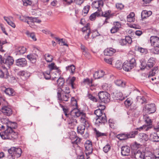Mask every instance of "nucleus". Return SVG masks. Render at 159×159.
<instances>
[{
  "label": "nucleus",
  "instance_id": "f257e3e1",
  "mask_svg": "<svg viewBox=\"0 0 159 159\" xmlns=\"http://www.w3.org/2000/svg\"><path fill=\"white\" fill-rule=\"evenodd\" d=\"M71 105L73 106L72 108L73 109L71 110L70 111V113L74 117H79L80 116H85V114L82 111H81L77 108V103L76 100L74 98H71Z\"/></svg>",
  "mask_w": 159,
  "mask_h": 159
},
{
  "label": "nucleus",
  "instance_id": "f03ea898",
  "mask_svg": "<svg viewBox=\"0 0 159 159\" xmlns=\"http://www.w3.org/2000/svg\"><path fill=\"white\" fill-rule=\"evenodd\" d=\"M0 136L4 139L13 140L16 139L18 137L17 133L13 130L9 131L8 129H6L3 132H0Z\"/></svg>",
  "mask_w": 159,
  "mask_h": 159
},
{
  "label": "nucleus",
  "instance_id": "7ed1b4c3",
  "mask_svg": "<svg viewBox=\"0 0 159 159\" xmlns=\"http://www.w3.org/2000/svg\"><path fill=\"white\" fill-rule=\"evenodd\" d=\"M136 65L135 60L134 58H132L129 61H125L122 66L123 69L126 71H130Z\"/></svg>",
  "mask_w": 159,
  "mask_h": 159
},
{
  "label": "nucleus",
  "instance_id": "20e7f679",
  "mask_svg": "<svg viewBox=\"0 0 159 159\" xmlns=\"http://www.w3.org/2000/svg\"><path fill=\"white\" fill-rule=\"evenodd\" d=\"M99 98L102 102L107 103L110 100V94L107 92L101 91L98 93Z\"/></svg>",
  "mask_w": 159,
  "mask_h": 159
},
{
  "label": "nucleus",
  "instance_id": "39448f33",
  "mask_svg": "<svg viewBox=\"0 0 159 159\" xmlns=\"http://www.w3.org/2000/svg\"><path fill=\"white\" fill-rule=\"evenodd\" d=\"M61 89H58L57 92V98L59 100L67 101L70 99V96L69 94L61 93Z\"/></svg>",
  "mask_w": 159,
  "mask_h": 159
},
{
  "label": "nucleus",
  "instance_id": "423d86ee",
  "mask_svg": "<svg viewBox=\"0 0 159 159\" xmlns=\"http://www.w3.org/2000/svg\"><path fill=\"white\" fill-rule=\"evenodd\" d=\"M98 11H99V15L100 16H102L106 18L105 20L104 23H108L107 21L108 19L114 16V13H112L111 11L110 10H108L103 12L100 9H98Z\"/></svg>",
  "mask_w": 159,
  "mask_h": 159
},
{
  "label": "nucleus",
  "instance_id": "0eeeda50",
  "mask_svg": "<svg viewBox=\"0 0 159 159\" xmlns=\"http://www.w3.org/2000/svg\"><path fill=\"white\" fill-rule=\"evenodd\" d=\"M107 122V117L105 113L97 117L96 119L95 124L98 126L104 125Z\"/></svg>",
  "mask_w": 159,
  "mask_h": 159
},
{
  "label": "nucleus",
  "instance_id": "6e6552de",
  "mask_svg": "<svg viewBox=\"0 0 159 159\" xmlns=\"http://www.w3.org/2000/svg\"><path fill=\"white\" fill-rule=\"evenodd\" d=\"M143 110L149 113L154 112L156 111L155 104L152 103L146 105L143 108Z\"/></svg>",
  "mask_w": 159,
  "mask_h": 159
},
{
  "label": "nucleus",
  "instance_id": "1a4fd4ad",
  "mask_svg": "<svg viewBox=\"0 0 159 159\" xmlns=\"http://www.w3.org/2000/svg\"><path fill=\"white\" fill-rule=\"evenodd\" d=\"M84 146L85 148L86 155L91 154L93 151L92 142L90 140H87L85 143Z\"/></svg>",
  "mask_w": 159,
  "mask_h": 159
},
{
  "label": "nucleus",
  "instance_id": "9d476101",
  "mask_svg": "<svg viewBox=\"0 0 159 159\" xmlns=\"http://www.w3.org/2000/svg\"><path fill=\"white\" fill-rule=\"evenodd\" d=\"M132 156L136 159H144V153L138 150L132 151Z\"/></svg>",
  "mask_w": 159,
  "mask_h": 159
},
{
  "label": "nucleus",
  "instance_id": "9b49d317",
  "mask_svg": "<svg viewBox=\"0 0 159 159\" xmlns=\"http://www.w3.org/2000/svg\"><path fill=\"white\" fill-rule=\"evenodd\" d=\"M0 78L8 79L9 81H11L12 80H14L15 79L14 77H11L9 75L7 71H6L5 73H4L1 70H0Z\"/></svg>",
  "mask_w": 159,
  "mask_h": 159
},
{
  "label": "nucleus",
  "instance_id": "f8f14e48",
  "mask_svg": "<svg viewBox=\"0 0 159 159\" xmlns=\"http://www.w3.org/2000/svg\"><path fill=\"white\" fill-rule=\"evenodd\" d=\"M1 111L3 114L9 116L12 113V111L11 108L8 106H5L2 107Z\"/></svg>",
  "mask_w": 159,
  "mask_h": 159
},
{
  "label": "nucleus",
  "instance_id": "ddd939ff",
  "mask_svg": "<svg viewBox=\"0 0 159 159\" xmlns=\"http://www.w3.org/2000/svg\"><path fill=\"white\" fill-rule=\"evenodd\" d=\"M89 24L87 23L86 25L82 29V31L84 33L87 34V35L85 36V38L86 40H88V39L89 38V36L91 33L89 27Z\"/></svg>",
  "mask_w": 159,
  "mask_h": 159
},
{
  "label": "nucleus",
  "instance_id": "4468645a",
  "mask_svg": "<svg viewBox=\"0 0 159 159\" xmlns=\"http://www.w3.org/2000/svg\"><path fill=\"white\" fill-rule=\"evenodd\" d=\"M16 61V64L18 66L24 67L27 64V61L25 58H22L18 59Z\"/></svg>",
  "mask_w": 159,
  "mask_h": 159
},
{
  "label": "nucleus",
  "instance_id": "2eb2a0df",
  "mask_svg": "<svg viewBox=\"0 0 159 159\" xmlns=\"http://www.w3.org/2000/svg\"><path fill=\"white\" fill-rule=\"evenodd\" d=\"M103 5V0H98L94 1L92 4L93 8L98 9L102 7Z\"/></svg>",
  "mask_w": 159,
  "mask_h": 159
},
{
  "label": "nucleus",
  "instance_id": "dca6fc26",
  "mask_svg": "<svg viewBox=\"0 0 159 159\" xmlns=\"http://www.w3.org/2000/svg\"><path fill=\"white\" fill-rule=\"evenodd\" d=\"M150 41L152 45L153 46L159 45V38L157 36H151L150 37Z\"/></svg>",
  "mask_w": 159,
  "mask_h": 159
},
{
  "label": "nucleus",
  "instance_id": "f3484780",
  "mask_svg": "<svg viewBox=\"0 0 159 159\" xmlns=\"http://www.w3.org/2000/svg\"><path fill=\"white\" fill-rule=\"evenodd\" d=\"M130 152V148L129 147L126 146H122L121 148V154L123 156H128Z\"/></svg>",
  "mask_w": 159,
  "mask_h": 159
},
{
  "label": "nucleus",
  "instance_id": "a211bd4d",
  "mask_svg": "<svg viewBox=\"0 0 159 159\" xmlns=\"http://www.w3.org/2000/svg\"><path fill=\"white\" fill-rule=\"evenodd\" d=\"M67 122L69 124H71V125H75L77 123V120L75 119V117H74L70 113L69 114L68 116H67Z\"/></svg>",
  "mask_w": 159,
  "mask_h": 159
},
{
  "label": "nucleus",
  "instance_id": "6ab92c4d",
  "mask_svg": "<svg viewBox=\"0 0 159 159\" xmlns=\"http://www.w3.org/2000/svg\"><path fill=\"white\" fill-rule=\"evenodd\" d=\"M116 51V50L113 48H108L104 50V54L106 56H112L115 53Z\"/></svg>",
  "mask_w": 159,
  "mask_h": 159
},
{
  "label": "nucleus",
  "instance_id": "aec40b11",
  "mask_svg": "<svg viewBox=\"0 0 159 159\" xmlns=\"http://www.w3.org/2000/svg\"><path fill=\"white\" fill-rule=\"evenodd\" d=\"M72 134L73 135H74V137H72V136L70 135V138L72 141L74 139L75 140L73 141H72V143L78 144L81 142L82 139L75 136L76 133L75 132H72Z\"/></svg>",
  "mask_w": 159,
  "mask_h": 159
},
{
  "label": "nucleus",
  "instance_id": "412c9836",
  "mask_svg": "<svg viewBox=\"0 0 159 159\" xmlns=\"http://www.w3.org/2000/svg\"><path fill=\"white\" fill-rule=\"evenodd\" d=\"M26 51V48L24 47H18L16 48V55L24 54Z\"/></svg>",
  "mask_w": 159,
  "mask_h": 159
},
{
  "label": "nucleus",
  "instance_id": "4be33fe9",
  "mask_svg": "<svg viewBox=\"0 0 159 159\" xmlns=\"http://www.w3.org/2000/svg\"><path fill=\"white\" fill-rule=\"evenodd\" d=\"M105 74L104 72L102 70L96 71L93 74V77L95 79H98L103 77Z\"/></svg>",
  "mask_w": 159,
  "mask_h": 159
},
{
  "label": "nucleus",
  "instance_id": "5701e85b",
  "mask_svg": "<svg viewBox=\"0 0 159 159\" xmlns=\"http://www.w3.org/2000/svg\"><path fill=\"white\" fill-rule=\"evenodd\" d=\"M132 42V40L131 38L129 36H125V39H123L120 42V44L122 45H126L127 43L128 44H130Z\"/></svg>",
  "mask_w": 159,
  "mask_h": 159
},
{
  "label": "nucleus",
  "instance_id": "b1692460",
  "mask_svg": "<svg viewBox=\"0 0 159 159\" xmlns=\"http://www.w3.org/2000/svg\"><path fill=\"white\" fill-rule=\"evenodd\" d=\"M22 152L21 148H19L15 147L14 152V153L13 158H18L21 155Z\"/></svg>",
  "mask_w": 159,
  "mask_h": 159
},
{
  "label": "nucleus",
  "instance_id": "393cba45",
  "mask_svg": "<svg viewBox=\"0 0 159 159\" xmlns=\"http://www.w3.org/2000/svg\"><path fill=\"white\" fill-rule=\"evenodd\" d=\"M7 123V129H8L9 131L13 130V129H15L17 127V124L16 122L8 121Z\"/></svg>",
  "mask_w": 159,
  "mask_h": 159
},
{
  "label": "nucleus",
  "instance_id": "a878e982",
  "mask_svg": "<svg viewBox=\"0 0 159 159\" xmlns=\"http://www.w3.org/2000/svg\"><path fill=\"white\" fill-rule=\"evenodd\" d=\"M113 97L115 100L122 101L124 99V97H123V94L121 92H117L114 93Z\"/></svg>",
  "mask_w": 159,
  "mask_h": 159
},
{
  "label": "nucleus",
  "instance_id": "bb28decb",
  "mask_svg": "<svg viewBox=\"0 0 159 159\" xmlns=\"http://www.w3.org/2000/svg\"><path fill=\"white\" fill-rule=\"evenodd\" d=\"M152 13V12L151 11H143L141 13V18L143 19H145L151 16Z\"/></svg>",
  "mask_w": 159,
  "mask_h": 159
},
{
  "label": "nucleus",
  "instance_id": "cd10ccee",
  "mask_svg": "<svg viewBox=\"0 0 159 159\" xmlns=\"http://www.w3.org/2000/svg\"><path fill=\"white\" fill-rule=\"evenodd\" d=\"M150 139L154 142H159V136L156 133L151 134L150 136Z\"/></svg>",
  "mask_w": 159,
  "mask_h": 159
},
{
  "label": "nucleus",
  "instance_id": "c85d7f7f",
  "mask_svg": "<svg viewBox=\"0 0 159 159\" xmlns=\"http://www.w3.org/2000/svg\"><path fill=\"white\" fill-rule=\"evenodd\" d=\"M159 70H158V67H154L152 70L150 72L148 77H150L157 74L159 72Z\"/></svg>",
  "mask_w": 159,
  "mask_h": 159
},
{
  "label": "nucleus",
  "instance_id": "c756f323",
  "mask_svg": "<svg viewBox=\"0 0 159 159\" xmlns=\"http://www.w3.org/2000/svg\"><path fill=\"white\" fill-rule=\"evenodd\" d=\"M14 61L12 57L8 56L6 59L4 63L8 66H10L13 64Z\"/></svg>",
  "mask_w": 159,
  "mask_h": 159
},
{
  "label": "nucleus",
  "instance_id": "7c9ffc66",
  "mask_svg": "<svg viewBox=\"0 0 159 159\" xmlns=\"http://www.w3.org/2000/svg\"><path fill=\"white\" fill-rule=\"evenodd\" d=\"M37 56L36 54H31L28 55L27 56V58L32 63H34L36 61V59Z\"/></svg>",
  "mask_w": 159,
  "mask_h": 159
},
{
  "label": "nucleus",
  "instance_id": "2f4dec72",
  "mask_svg": "<svg viewBox=\"0 0 159 159\" xmlns=\"http://www.w3.org/2000/svg\"><path fill=\"white\" fill-rule=\"evenodd\" d=\"M4 92L7 94L9 96H13L15 94L14 90L11 88L6 89Z\"/></svg>",
  "mask_w": 159,
  "mask_h": 159
},
{
  "label": "nucleus",
  "instance_id": "473e14b6",
  "mask_svg": "<svg viewBox=\"0 0 159 159\" xmlns=\"http://www.w3.org/2000/svg\"><path fill=\"white\" fill-rule=\"evenodd\" d=\"M135 14L133 12H131L127 16V20L128 22H133L134 21Z\"/></svg>",
  "mask_w": 159,
  "mask_h": 159
},
{
  "label": "nucleus",
  "instance_id": "72a5a7b5",
  "mask_svg": "<svg viewBox=\"0 0 159 159\" xmlns=\"http://www.w3.org/2000/svg\"><path fill=\"white\" fill-rule=\"evenodd\" d=\"M85 129L84 125H80L77 127V132L78 134L82 135L84 134Z\"/></svg>",
  "mask_w": 159,
  "mask_h": 159
},
{
  "label": "nucleus",
  "instance_id": "f704fd0d",
  "mask_svg": "<svg viewBox=\"0 0 159 159\" xmlns=\"http://www.w3.org/2000/svg\"><path fill=\"white\" fill-rule=\"evenodd\" d=\"M19 74L21 79H23L24 80L27 79L29 76V74L27 72L24 71H20Z\"/></svg>",
  "mask_w": 159,
  "mask_h": 159
},
{
  "label": "nucleus",
  "instance_id": "c9c22d12",
  "mask_svg": "<svg viewBox=\"0 0 159 159\" xmlns=\"http://www.w3.org/2000/svg\"><path fill=\"white\" fill-rule=\"evenodd\" d=\"M135 49L138 52L143 54H146L148 52V50L145 48H143L139 46H136Z\"/></svg>",
  "mask_w": 159,
  "mask_h": 159
},
{
  "label": "nucleus",
  "instance_id": "e433bc0d",
  "mask_svg": "<svg viewBox=\"0 0 159 159\" xmlns=\"http://www.w3.org/2000/svg\"><path fill=\"white\" fill-rule=\"evenodd\" d=\"M75 66L72 65L66 67V69L67 71H69L70 73L72 74H74L75 72Z\"/></svg>",
  "mask_w": 159,
  "mask_h": 159
},
{
  "label": "nucleus",
  "instance_id": "4c0bfd02",
  "mask_svg": "<svg viewBox=\"0 0 159 159\" xmlns=\"http://www.w3.org/2000/svg\"><path fill=\"white\" fill-rule=\"evenodd\" d=\"M144 153V159H146L147 158H152L154 157V155L151 152L149 151H146Z\"/></svg>",
  "mask_w": 159,
  "mask_h": 159
},
{
  "label": "nucleus",
  "instance_id": "58836bf2",
  "mask_svg": "<svg viewBox=\"0 0 159 159\" xmlns=\"http://www.w3.org/2000/svg\"><path fill=\"white\" fill-rule=\"evenodd\" d=\"M29 37L31 38L34 41H35L37 39L36 38L35 33L32 32L31 33L28 31H26L25 33Z\"/></svg>",
  "mask_w": 159,
  "mask_h": 159
},
{
  "label": "nucleus",
  "instance_id": "ea45409f",
  "mask_svg": "<svg viewBox=\"0 0 159 159\" xmlns=\"http://www.w3.org/2000/svg\"><path fill=\"white\" fill-rule=\"evenodd\" d=\"M138 134V132L137 130L131 131L129 133H127V136L128 139L135 137V136Z\"/></svg>",
  "mask_w": 159,
  "mask_h": 159
},
{
  "label": "nucleus",
  "instance_id": "a19ab883",
  "mask_svg": "<svg viewBox=\"0 0 159 159\" xmlns=\"http://www.w3.org/2000/svg\"><path fill=\"white\" fill-rule=\"evenodd\" d=\"M93 80L92 79L86 78L84 79L83 82L84 84H87L89 86H93L92 84Z\"/></svg>",
  "mask_w": 159,
  "mask_h": 159
},
{
  "label": "nucleus",
  "instance_id": "79ce46f5",
  "mask_svg": "<svg viewBox=\"0 0 159 159\" xmlns=\"http://www.w3.org/2000/svg\"><path fill=\"white\" fill-rule=\"evenodd\" d=\"M115 84L118 86L124 87L125 85V83L120 80H117L115 81Z\"/></svg>",
  "mask_w": 159,
  "mask_h": 159
},
{
  "label": "nucleus",
  "instance_id": "37998d69",
  "mask_svg": "<svg viewBox=\"0 0 159 159\" xmlns=\"http://www.w3.org/2000/svg\"><path fill=\"white\" fill-rule=\"evenodd\" d=\"M60 106L62 108L63 111L65 115V116L67 117L68 116V115L70 114V111H69V109L67 107H64L61 104H60Z\"/></svg>",
  "mask_w": 159,
  "mask_h": 159
},
{
  "label": "nucleus",
  "instance_id": "c03bdc74",
  "mask_svg": "<svg viewBox=\"0 0 159 159\" xmlns=\"http://www.w3.org/2000/svg\"><path fill=\"white\" fill-rule=\"evenodd\" d=\"M139 138L145 141H147L148 139V135L143 133L139 134Z\"/></svg>",
  "mask_w": 159,
  "mask_h": 159
},
{
  "label": "nucleus",
  "instance_id": "a18cd8bd",
  "mask_svg": "<svg viewBox=\"0 0 159 159\" xmlns=\"http://www.w3.org/2000/svg\"><path fill=\"white\" fill-rule=\"evenodd\" d=\"M116 137L120 140H124L128 139L127 134H118L117 135Z\"/></svg>",
  "mask_w": 159,
  "mask_h": 159
},
{
  "label": "nucleus",
  "instance_id": "49530a36",
  "mask_svg": "<svg viewBox=\"0 0 159 159\" xmlns=\"http://www.w3.org/2000/svg\"><path fill=\"white\" fill-rule=\"evenodd\" d=\"M48 66L50 71L55 70L57 71H60V70L54 63H51L48 65Z\"/></svg>",
  "mask_w": 159,
  "mask_h": 159
},
{
  "label": "nucleus",
  "instance_id": "de8ad7c7",
  "mask_svg": "<svg viewBox=\"0 0 159 159\" xmlns=\"http://www.w3.org/2000/svg\"><path fill=\"white\" fill-rule=\"evenodd\" d=\"M99 14V11H97L95 13H94L92 14L89 17V19L91 20H95L96 16H100Z\"/></svg>",
  "mask_w": 159,
  "mask_h": 159
},
{
  "label": "nucleus",
  "instance_id": "09e8293b",
  "mask_svg": "<svg viewBox=\"0 0 159 159\" xmlns=\"http://www.w3.org/2000/svg\"><path fill=\"white\" fill-rule=\"evenodd\" d=\"M29 20H30V23L31 22L32 23L34 22H36L38 23H40L41 22V20H40L38 19L36 17H28Z\"/></svg>",
  "mask_w": 159,
  "mask_h": 159
},
{
  "label": "nucleus",
  "instance_id": "8fccbe9b",
  "mask_svg": "<svg viewBox=\"0 0 159 159\" xmlns=\"http://www.w3.org/2000/svg\"><path fill=\"white\" fill-rule=\"evenodd\" d=\"M84 116H81L80 118V122L83 124V125H84L85 126H89V123L86 119Z\"/></svg>",
  "mask_w": 159,
  "mask_h": 159
},
{
  "label": "nucleus",
  "instance_id": "3c124183",
  "mask_svg": "<svg viewBox=\"0 0 159 159\" xmlns=\"http://www.w3.org/2000/svg\"><path fill=\"white\" fill-rule=\"evenodd\" d=\"M76 78L75 77H73L72 78L69 79V84L70 85L73 89H74L75 88V87H74V85H75L74 82Z\"/></svg>",
  "mask_w": 159,
  "mask_h": 159
},
{
  "label": "nucleus",
  "instance_id": "603ef678",
  "mask_svg": "<svg viewBox=\"0 0 159 159\" xmlns=\"http://www.w3.org/2000/svg\"><path fill=\"white\" fill-rule=\"evenodd\" d=\"M24 17V16H20L19 17V19L21 21L24 22H26L28 23L29 25L30 24V21H29L28 20H29L28 17Z\"/></svg>",
  "mask_w": 159,
  "mask_h": 159
},
{
  "label": "nucleus",
  "instance_id": "864d4df0",
  "mask_svg": "<svg viewBox=\"0 0 159 159\" xmlns=\"http://www.w3.org/2000/svg\"><path fill=\"white\" fill-rule=\"evenodd\" d=\"M90 8V6L89 5H87L86 6H84L83 8L82 11L83 14H84V15H86L88 13Z\"/></svg>",
  "mask_w": 159,
  "mask_h": 159
},
{
  "label": "nucleus",
  "instance_id": "5fc2aeb1",
  "mask_svg": "<svg viewBox=\"0 0 159 159\" xmlns=\"http://www.w3.org/2000/svg\"><path fill=\"white\" fill-rule=\"evenodd\" d=\"M145 119V121L147 124L148 125H152V121L149 118L148 116H144Z\"/></svg>",
  "mask_w": 159,
  "mask_h": 159
},
{
  "label": "nucleus",
  "instance_id": "6e6d98bb",
  "mask_svg": "<svg viewBox=\"0 0 159 159\" xmlns=\"http://www.w3.org/2000/svg\"><path fill=\"white\" fill-rule=\"evenodd\" d=\"M136 99L137 101L141 104L144 103L146 101L144 97L137 96Z\"/></svg>",
  "mask_w": 159,
  "mask_h": 159
},
{
  "label": "nucleus",
  "instance_id": "4d7b16f0",
  "mask_svg": "<svg viewBox=\"0 0 159 159\" xmlns=\"http://www.w3.org/2000/svg\"><path fill=\"white\" fill-rule=\"evenodd\" d=\"M15 149V147H13L8 150V152L10 154V156H11L12 157V159H14V158H13V156Z\"/></svg>",
  "mask_w": 159,
  "mask_h": 159
},
{
  "label": "nucleus",
  "instance_id": "13d9d810",
  "mask_svg": "<svg viewBox=\"0 0 159 159\" xmlns=\"http://www.w3.org/2000/svg\"><path fill=\"white\" fill-rule=\"evenodd\" d=\"M45 59L48 62H51L53 60L52 56L48 54L45 55Z\"/></svg>",
  "mask_w": 159,
  "mask_h": 159
},
{
  "label": "nucleus",
  "instance_id": "bf43d9fd",
  "mask_svg": "<svg viewBox=\"0 0 159 159\" xmlns=\"http://www.w3.org/2000/svg\"><path fill=\"white\" fill-rule=\"evenodd\" d=\"M22 1L23 5L25 6L31 5L32 3V0H22Z\"/></svg>",
  "mask_w": 159,
  "mask_h": 159
},
{
  "label": "nucleus",
  "instance_id": "052dcab7",
  "mask_svg": "<svg viewBox=\"0 0 159 159\" xmlns=\"http://www.w3.org/2000/svg\"><path fill=\"white\" fill-rule=\"evenodd\" d=\"M50 72L49 71H47L43 73L44 77L46 80L50 79L51 77V75L50 74Z\"/></svg>",
  "mask_w": 159,
  "mask_h": 159
},
{
  "label": "nucleus",
  "instance_id": "680f3d73",
  "mask_svg": "<svg viewBox=\"0 0 159 159\" xmlns=\"http://www.w3.org/2000/svg\"><path fill=\"white\" fill-rule=\"evenodd\" d=\"M57 84L60 86L63 85L64 83V80L62 77H59L57 80Z\"/></svg>",
  "mask_w": 159,
  "mask_h": 159
},
{
  "label": "nucleus",
  "instance_id": "e2e57ef3",
  "mask_svg": "<svg viewBox=\"0 0 159 159\" xmlns=\"http://www.w3.org/2000/svg\"><path fill=\"white\" fill-rule=\"evenodd\" d=\"M104 60L105 62L110 65H112L113 61V59L112 58H104Z\"/></svg>",
  "mask_w": 159,
  "mask_h": 159
},
{
  "label": "nucleus",
  "instance_id": "0e129e2a",
  "mask_svg": "<svg viewBox=\"0 0 159 159\" xmlns=\"http://www.w3.org/2000/svg\"><path fill=\"white\" fill-rule=\"evenodd\" d=\"M111 149V147L109 144H107L103 148V151L105 153L107 152Z\"/></svg>",
  "mask_w": 159,
  "mask_h": 159
},
{
  "label": "nucleus",
  "instance_id": "69168bd1",
  "mask_svg": "<svg viewBox=\"0 0 159 159\" xmlns=\"http://www.w3.org/2000/svg\"><path fill=\"white\" fill-rule=\"evenodd\" d=\"M95 114L97 116V117H99L100 116L102 115L103 114L100 109H97L94 111Z\"/></svg>",
  "mask_w": 159,
  "mask_h": 159
},
{
  "label": "nucleus",
  "instance_id": "338daca9",
  "mask_svg": "<svg viewBox=\"0 0 159 159\" xmlns=\"http://www.w3.org/2000/svg\"><path fill=\"white\" fill-rule=\"evenodd\" d=\"M123 65L120 61H118L116 62L115 67L118 69H121L122 68V66Z\"/></svg>",
  "mask_w": 159,
  "mask_h": 159
},
{
  "label": "nucleus",
  "instance_id": "774afa93",
  "mask_svg": "<svg viewBox=\"0 0 159 159\" xmlns=\"http://www.w3.org/2000/svg\"><path fill=\"white\" fill-rule=\"evenodd\" d=\"M154 48L152 49L153 52L155 54L159 53V45L153 46Z\"/></svg>",
  "mask_w": 159,
  "mask_h": 159
}]
</instances>
